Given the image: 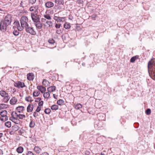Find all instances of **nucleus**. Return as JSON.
<instances>
[{"label":"nucleus","mask_w":155,"mask_h":155,"mask_svg":"<svg viewBox=\"0 0 155 155\" xmlns=\"http://www.w3.org/2000/svg\"><path fill=\"white\" fill-rule=\"evenodd\" d=\"M148 68L149 74L151 78L155 81V61L152 59L148 63Z\"/></svg>","instance_id":"nucleus-1"},{"label":"nucleus","mask_w":155,"mask_h":155,"mask_svg":"<svg viewBox=\"0 0 155 155\" xmlns=\"http://www.w3.org/2000/svg\"><path fill=\"white\" fill-rule=\"evenodd\" d=\"M21 24V27H19V30H23L24 28L27 26L28 24V18L26 16H22L20 20Z\"/></svg>","instance_id":"nucleus-2"},{"label":"nucleus","mask_w":155,"mask_h":155,"mask_svg":"<svg viewBox=\"0 0 155 155\" xmlns=\"http://www.w3.org/2000/svg\"><path fill=\"white\" fill-rule=\"evenodd\" d=\"M7 112L6 110H2L0 112V115L1 116L0 119L1 121H5L8 120V117L7 116Z\"/></svg>","instance_id":"nucleus-3"},{"label":"nucleus","mask_w":155,"mask_h":155,"mask_svg":"<svg viewBox=\"0 0 155 155\" xmlns=\"http://www.w3.org/2000/svg\"><path fill=\"white\" fill-rule=\"evenodd\" d=\"M12 17L10 15L8 14L5 17L3 22L5 25L8 26L11 24L12 22Z\"/></svg>","instance_id":"nucleus-4"},{"label":"nucleus","mask_w":155,"mask_h":155,"mask_svg":"<svg viewBox=\"0 0 155 155\" xmlns=\"http://www.w3.org/2000/svg\"><path fill=\"white\" fill-rule=\"evenodd\" d=\"M25 31L27 33L30 34L32 35H36V31L34 30L33 28L29 27V25L25 27Z\"/></svg>","instance_id":"nucleus-5"},{"label":"nucleus","mask_w":155,"mask_h":155,"mask_svg":"<svg viewBox=\"0 0 155 155\" xmlns=\"http://www.w3.org/2000/svg\"><path fill=\"white\" fill-rule=\"evenodd\" d=\"M14 85L15 87L18 88H23V87L25 86L24 83L20 81H17L16 82H15Z\"/></svg>","instance_id":"nucleus-6"},{"label":"nucleus","mask_w":155,"mask_h":155,"mask_svg":"<svg viewBox=\"0 0 155 155\" xmlns=\"http://www.w3.org/2000/svg\"><path fill=\"white\" fill-rule=\"evenodd\" d=\"M8 25H5L3 21H2L0 22V30L3 32H5L6 30Z\"/></svg>","instance_id":"nucleus-7"},{"label":"nucleus","mask_w":155,"mask_h":155,"mask_svg":"<svg viewBox=\"0 0 155 155\" xmlns=\"http://www.w3.org/2000/svg\"><path fill=\"white\" fill-rule=\"evenodd\" d=\"M31 16L33 21L35 23L38 22H40V18L41 17L40 15H31Z\"/></svg>","instance_id":"nucleus-8"},{"label":"nucleus","mask_w":155,"mask_h":155,"mask_svg":"<svg viewBox=\"0 0 155 155\" xmlns=\"http://www.w3.org/2000/svg\"><path fill=\"white\" fill-rule=\"evenodd\" d=\"M53 19L57 21V22H63L65 21L64 18V17H61L55 16L54 17Z\"/></svg>","instance_id":"nucleus-9"},{"label":"nucleus","mask_w":155,"mask_h":155,"mask_svg":"<svg viewBox=\"0 0 155 155\" xmlns=\"http://www.w3.org/2000/svg\"><path fill=\"white\" fill-rule=\"evenodd\" d=\"M14 112H12L11 114V115L12 116V117H11L10 118V119L14 123L18 124V122L19 121L18 119L16 118L13 117V114L14 113Z\"/></svg>","instance_id":"nucleus-10"},{"label":"nucleus","mask_w":155,"mask_h":155,"mask_svg":"<svg viewBox=\"0 0 155 155\" xmlns=\"http://www.w3.org/2000/svg\"><path fill=\"white\" fill-rule=\"evenodd\" d=\"M37 88L42 93H45L46 90V88L41 85L38 86Z\"/></svg>","instance_id":"nucleus-11"},{"label":"nucleus","mask_w":155,"mask_h":155,"mask_svg":"<svg viewBox=\"0 0 155 155\" xmlns=\"http://www.w3.org/2000/svg\"><path fill=\"white\" fill-rule=\"evenodd\" d=\"M54 6V4L52 2L50 1L46 2L45 4V6L46 8H51Z\"/></svg>","instance_id":"nucleus-12"},{"label":"nucleus","mask_w":155,"mask_h":155,"mask_svg":"<svg viewBox=\"0 0 155 155\" xmlns=\"http://www.w3.org/2000/svg\"><path fill=\"white\" fill-rule=\"evenodd\" d=\"M28 79L29 81H32L34 78V76L32 73H29L27 74Z\"/></svg>","instance_id":"nucleus-13"},{"label":"nucleus","mask_w":155,"mask_h":155,"mask_svg":"<svg viewBox=\"0 0 155 155\" xmlns=\"http://www.w3.org/2000/svg\"><path fill=\"white\" fill-rule=\"evenodd\" d=\"M33 108V105L29 104L27 107V111L28 112H31Z\"/></svg>","instance_id":"nucleus-14"},{"label":"nucleus","mask_w":155,"mask_h":155,"mask_svg":"<svg viewBox=\"0 0 155 155\" xmlns=\"http://www.w3.org/2000/svg\"><path fill=\"white\" fill-rule=\"evenodd\" d=\"M56 87L55 86H51L47 88V91L50 92H51L55 90Z\"/></svg>","instance_id":"nucleus-15"},{"label":"nucleus","mask_w":155,"mask_h":155,"mask_svg":"<svg viewBox=\"0 0 155 155\" xmlns=\"http://www.w3.org/2000/svg\"><path fill=\"white\" fill-rule=\"evenodd\" d=\"M17 102V99L15 97H13L10 100V104L12 105L15 104Z\"/></svg>","instance_id":"nucleus-16"},{"label":"nucleus","mask_w":155,"mask_h":155,"mask_svg":"<svg viewBox=\"0 0 155 155\" xmlns=\"http://www.w3.org/2000/svg\"><path fill=\"white\" fill-rule=\"evenodd\" d=\"M34 150L38 154L41 152V150L39 147L35 146L34 148Z\"/></svg>","instance_id":"nucleus-17"},{"label":"nucleus","mask_w":155,"mask_h":155,"mask_svg":"<svg viewBox=\"0 0 155 155\" xmlns=\"http://www.w3.org/2000/svg\"><path fill=\"white\" fill-rule=\"evenodd\" d=\"M24 107L22 106H18L16 107V109L19 113H20L24 110Z\"/></svg>","instance_id":"nucleus-18"},{"label":"nucleus","mask_w":155,"mask_h":155,"mask_svg":"<svg viewBox=\"0 0 155 155\" xmlns=\"http://www.w3.org/2000/svg\"><path fill=\"white\" fill-rule=\"evenodd\" d=\"M35 25L37 28L39 29H41L42 28V24L41 23L40 21V22H38L37 23H36Z\"/></svg>","instance_id":"nucleus-19"},{"label":"nucleus","mask_w":155,"mask_h":155,"mask_svg":"<svg viewBox=\"0 0 155 155\" xmlns=\"http://www.w3.org/2000/svg\"><path fill=\"white\" fill-rule=\"evenodd\" d=\"M14 23L15 25H16L17 26V29L19 31H21L22 30H19V29H20L19 27H21V26H20L19 22L17 20V21H15L14 22Z\"/></svg>","instance_id":"nucleus-20"},{"label":"nucleus","mask_w":155,"mask_h":155,"mask_svg":"<svg viewBox=\"0 0 155 155\" xmlns=\"http://www.w3.org/2000/svg\"><path fill=\"white\" fill-rule=\"evenodd\" d=\"M42 84L45 87L49 86V81L46 79H44L42 82Z\"/></svg>","instance_id":"nucleus-21"},{"label":"nucleus","mask_w":155,"mask_h":155,"mask_svg":"<svg viewBox=\"0 0 155 155\" xmlns=\"http://www.w3.org/2000/svg\"><path fill=\"white\" fill-rule=\"evenodd\" d=\"M0 95L2 97H6L8 95V94L4 91H2L0 92Z\"/></svg>","instance_id":"nucleus-22"},{"label":"nucleus","mask_w":155,"mask_h":155,"mask_svg":"<svg viewBox=\"0 0 155 155\" xmlns=\"http://www.w3.org/2000/svg\"><path fill=\"white\" fill-rule=\"evenodd\" d=\"M57 104L59 105H62L64 104V101L62 99H59L57 102Z\"/></svg>","instance_id":"nucleus-23"},{"label":"nucleus","mask_w":155,"mask_h":155,"mask_svg":"<svg viewBox=\"0 0 155 155\" xmlns=\"http://www.w3.org/2000/svg\"><path fill=\"white\" fill-rule=\"evenodd\" d=\"M138 58V55H136L132 57L130 59V62L131 63H134L137 59Z\"/></svg>","instance_id":"nucleus-24"},{"label":"nucleus","mask_w":155,"mask_h":155,"mask_svg":"<svg viewBox=\"0 0 155 155\" xmlns=\"http://www.w3.org/2000/svg\"><path fill=\"white\" fill-rule=\"evenodd\" d=\"M54 1L58 4L63 5L64 4V0H54Z\"/></svg>","instance_id":"nucleus-25"},{"label":"nucleus","mask_w":155,"mask_h":155,"mask_svg":"<svg viewBox=\"0 0 155 155\" xmlns=\"http://www.w3.org/2000/svg\"><path fill=\"white\" fill-rule=\"evenodd\" d=\"M19 129V127L17 125H15L14 126H13L12 127V130L14 131H16L18 130Z\"/></svg>","instance_id":"nucleus-26"},{"label":"nucleus","mask_w":155,"mask_h":155,"mask_svg":"<svg viewBox=\"0 0 155 155\" xmlns=\"http://www.w3.org/2000/svg\"><path fill=\"white\" fill-rule=\"evenodd\" d=\"M17 152L19 153H22L23 151V148L21 147H19L16 149Z\"/></svg>","instance_id":"nucleus-27"},{"label":"nucleus","mask_w":155,"mask_h":155,"mask_svg":"<svg viewBox=\"0 0 155 155\" xmlns=\"http://www.w3.org/2000/svg\"><path fill=\"white\" fill-rule=\"evenodd\" d=\"M49 92L48 91L44 93L43 96L45 99H48L49 98L50 96Z\"/></svg>","instance_id":"nucleus-28"},{"label":"nucleus","mask_w":155,"mask_h":155,"mask_svg":"<svg viewBox=\"0 0 155 155\" xmlns=\"http://www.w3.org/2000/svg\"><path fill=\"white\" fill-rule=\"evenodd\" d=\"M58 108V105L54 104L51 107V109L52 110H56Z\"/></svg>","instance_id":"nucleus-29"},{"label":"nucleus","mask_w":155,"mask_h":155,"mask_svg":"<svg viewBox=\"0 0 155 155\" xmlns=\"http://www.w3.org/2000/svg\"><path fill=\"white\" fill-rule=\"evenodd\" d=\"M38 8L37 6H32L29 8L30 11L31 12L35 11V10H38Z\"/></svg>","instance_id":"nucleus-30"},{"label":"nucleus","mask_w":155,"mask_h":155,"mask_svg":"<svg viewBox=\"0 0 155 155\" xmlns=\"http://www.w3.org/2000/svg\"><path fill=\"white\" fill-rule=\"evenodd\" d=\"M40 94L39 91H34L33 94V96L34 97H37Z\"/></svg>","instance_id":"nucleus-31"},{"label":"nucleus","mask_w":155,"mask_h":155,"mask_svg":"<svg viewBox=\"0 0 155 155\" xmlns=\"http://www.w3.org/2000/svg\"><path fill=\"white\" fill-rule=\"evenodd\" d=\"M64 27L65 29H68L70 28L71 26L69 24L66 23L64 24Z\"/></svg>","instance_id":"nucleus-32"},{"label":"nucleus","mask_w":155,"mask_h":155,"mask_svg":"<svg viewBox=\"0 0 155 155\" xmlns=\"http://www.w3.org/2000/svg\"><path fill=\"white\" fill-rule=\"evenodd\" d=\"M74 107L77 110L79 109L80 108H82V105L80 104H78L76 105H75Z\"/></svg>","instance_id":"nucleus-33"},{"label":"nucleus","mask_w":155,"mask_h":155,"mask_svg":"<svg viewBox=\"0 0 155 155\" xmlns=\"http://www.w3.org/2000/svg\"><path fill=\"white\" fill-rule=\"evenodd\" d=\"M4 97V98L3 99V101L7 103L10 99V97H9L8 95V96Z\"/></svg>","instance_id":"nucleus-34"},{"label":"nucleus","mask_w":155,"mask_h":155,"mask_svg":"<svg viewBox=\"0 0 155 155\" xmlns=\"http://www.w3.org/2000/svg\"><path fill=\"white\" fill-rule=\"evenodd\" d=\"M48 41L49 43L54 45L55 43V41L54 39L52 38H50L48 40Z\"/></svg>","instance_id":"nucleus-35"},{"label":"nucleus","mask_w":155,"mask_h":155,"mask_svg":"<svg viewBox=\"0 0 155 155\" xmlns=\"http://www.w3.org/2000/svg\"><path fill=\"white\" fill-rule=\"evenodd\" d=\"M5 126L8 127L10 128L11 126V123L10 121H7L5 123Z\"/></svg>","instance_id":"nucleus-36"},{"label":"nucleus","mask_w":155,"mask_h":155,"mask_svg":"<svg viewBox=\"0 0 155 155\" xmlns=\"http://www.w3.org/2000/svg\"><path fill=\"white\" fill-rule=\"evenodd\" d=\"M17 117H19V118L20 119H23V118H25V115L24 114H17Z\"/></svg>","instance_id":"nucleus-37"},{"label":"nucleus","mask_w":155,"mask_h":155,"mask_svg":"<svg viewBox=\"0 0 155 155\" xmlns=\"http://www.w3.org/2000/svg\"><path fill=\"white\" fill-rule=\"evenodd\" d=\"M31 97L30 96L27 97H25V100L28 102H31L33 101V100H29V98H31Z\"/></svg>","instance_id":"nucleus-38"},{"label":"nucleus","mask_w":155,"mask_h":155,"mask_svg":"<svg viewBox=\"0 0 155 155\" xmlns=\"http://www.w3.org/2000/svg\"><path fill=\"white\" fill-rule=\"evenodd\" d=\"M35 125V123L32 120H31L29 126L31 127H33Z\"/></svg>","instance_id":"nucleus-39"},{"label":"nucleus","mask_w":155,"mask_h":155,"mask_svg":"<svg viewBox=\"0 0 155 155\" xmlns=\"http://www.w3.org/2000/svg\"><path fill=\"white\" fill-rule=\"evenodd\" d=\"M36 2V0H29L28 2L29 5H31L34 4Z\"/></svg>","instance_id":"nucleus-40"},{"label":"nucleus","mask_w":155,"mask_h":155,"mask_svg":"<svg viewBox=\"0 0 155 155\" xmlns=\"http://www.w3.org/2000/svg\"><path fill=\"white\" fill-rule=\"evenodd\" d=\"M46 23L48 25V26L49 27H51L52 25V22L51 21H46Z\"/></svg>","instance_id":"nucleus-41"},{"label":"nucleus","mask_w":155,"mask_h":155,"mask_svg":"<svg viewBox=\"0 0 155 155\" xmlns=\"http://www.w3.org/2000/svg\"><path fill=\"white\" fill-rule=\"evenodd\" d=\"M19 33V32L17 30H15L13 32V34L15 36L18 35Z\"/></svg>","instance_id":"nucleus-42"},{"label":"nucleus","mask_w":155,"mask_h":155,"mask_svg":"<svg viewBox=\"0 0 155 155\" xmlns=\"http://www.w3.org/2000/svg\"><path fill=\"white\" fill-rule=\"evenodd\" d=\"M51 111V110L49 108H47L45 110V112L47 114H49Z\"/></svg>","instance_id":"nucleus-43"},{"label":"nucleus","mask_w":155,"mask_h":155,"mask_svg":"<svg viewBox=\"0 0 155 155\" xmlns=\"http://www.w3.org/2000/svg\"><path fill=\"white\" fill-rule=\"evenodd\" d=\"M151 113V110L150 109L148 108L147 109L146 111V113L147 115H150Z\"/></svg>","instance_id":"nucleus-44"},{"label":"nucleus","mask_w":155,"mask_h":155,"mask_svg":"<svg viewBox=\"0 0 155 155\" xmlns=\"http://www.w3.org/2000/svg\"><path fill=\"white\" fill-rule=\"evenodd\" d=\"M44 17L45 19H47L48 20H50L51 19L50 16L48 15H44Z\"/></svg>","instance_id":"nucleus-45"},{"label":"nucleus","mask_w":155,"mask_h":155,"mask_svg":"<svg viewBox=\"0 0 155 155\" xmlns=\"http://www.w3.org/2000/svg\"><path fill=\"white\" fill-rule=\"evenodd\" d=\"M97 117L99 120H104V118L102 119L101 118V117H103V115L101 114H99L98 115Z\"/></svg>","instance_id":"nucleus-46"},{"label":"nucleus","mask_w":155,"mask_h":155,"mask_svg":"<svg viewBox=\"0 0 155 155\" xmlns=\"http://www.w3.org/2000/svg\"><path fill=\"white\" fill-rule=\"evenodd\" d=\"M3 106H2V109H6L8 107V105L5 104H3Z\"/></svg>","instance_id":"nucleus-47"},{"label":"nucleus","mask_w":155,"mask_h":155,"mask_svg":"<svg viewBox=\"0 0 155 155\" xmlns=\"http://www.w3.org/2000/svg\"><path fill=\"white\" fill-rule=\"evenodd\" d=\"M26 155H36L31 151H28L26 153Z\"/></svg>","instance_id":"nucleus-48"},{"label":"nucleus","mask_w":155,"mask_h":155,"mask_svg":"<svg viewBox=\"0 0 155 155\" xmlns=\"http://www.w3.org/2000/svg\"><path fill=\"white\" fill-rule=\"evenodd\" d=\"M38 10H35L34 12H33L31 13V15H38L37 14L38 13V11H37Z\"/></svg>","instance_id":"nucleus-49"},{"label":"nucleus","mask_w":155,"mask_h":155,"mask_svg":"<svg viewBox=\"0 0 155 155\" xmlns=\"http://www.w3.org/2000/svg\"><path fill=\"white\" fill-rule=\"evenodd\" d=\"M84 154L85 155H90V150H86L85 151Z\"/></svg>","instance_id":"nucleus-50"},{"label":"nucleus","mask_w":155,"mask_h":155,"mask_svg":"<svg viewBox=\"0 0 155 155\" xmlns=\"http://www.w3.org/2000/svg\"><path fill=\"white\" fill-rule=\"evenodd\" d=\"M56 32L58 34H61L62 33V31L60 29H58L56 30Z\"/></svg>","instance_id":"nucleus-51"},{"label":"nucleus","mask_w":155,"mask_h":155,"mask_svg":"<svg viewBox=\"0 0 155 155\" xmlns=\"http://www.w3.org/2000/svg\"><path fill=\"white\" fill-rule=\"evenodd\" d=\"M61 24H56L55 27L57 28H59L60 27Z\"/></svg>","instance_id":"nucleus-52"},{"label":"nucleus","mask_w":155,"mask_h":155,"mask_svg":"<svg viewBox=\"0 0 155 155\" xmlns=\"http://www.w3.org/2000/svg\"><path fill=\"white\" fill-rule=\"evenodd\" d=\"M43 104V101H40L38 103V106L39 107H40L41 106H42Z\"/></svg>","instance_id":"nucleus-53"},{"label":"nucleus","mask_w":155,"mask_h":155,"mask_svg":"<svg viewBox=\"0 0 155 155\" xmlns=\"http://www.w3.org/2000/svg\"><path fill=\"white\" fill-rule=\"evenodd\" d=\"M41 98L40 97L38 98H37L36 100L35 101V102H40L41 101Z\"/></svg>","instance_id":"nucleus-54"},{"label":"nucleus","mask_w":155,"mask_h":155,"mask_svg":"<svg viewBox=\"0 0 155 155\" xmlns=\"http://www.w3.org/2000/svg\"><path fill=\"white\" fill-rule=\"evenodd\" d=\"M18 133H19V135H21V134L24 133V130H23L21 129L18 131Z\"/></svg>","instance_id":"nucleus-55"},{"label":"nucleus","mask_w":155,"mask_h":155,"mask_svg":"<svg viewBox=\"0 0 155 155\" xmlns=\"http://www.w3.org/2000/svg\"><path fill=\"white\" fill-rule=\"evenodd\" d=\"M68 18L70 20H72L73 19V17L71 15H69Z\"/></svg>","instance_id":"nucleus-56"},{"label":"nucleus","mask_w":155,"mask_h":155,"mask_svg":"<svg viewBox=\"0 0 155 155\" xmlns=\"http://www.w3.org/2000/svg\"><path fill=\"white\" fill-rule=\"evenodd\" d=\"M47 21L46 20V19L45 18H42L41 19V21L42 22H46V21Z\"/></svg>","instance_id":"nucleus-57"},{"label":"nucleus","mask_w":155,"mask_h":155,"mask_svg":"<svg viewBox=\"0 0 155 155\" xmlns=\"http://www.w3.org/2000/svg\"><path fill=\"white\" fill-rule=\"evenodd\" d=\"M40 110L41 108L40 107L38 106L36 110V111L37 112H38Z\"/></svg>","instance_id":"nucleus-58"},{"label":"nucleus","mask_w":155,"mask_h":155,"mask_svg":"<svg viewBox=\"0 0 155 155\" xmlns=\"http://www.w3.org/2000/svg\"><path fill=\"white\" fill-rule=\"evenodd\" d=\"M38 115V113H36L35 112L33 113V116L34 117H36V116H37Z\"/></svg>","instance_id":"nucleus-59"},{"label":"nucleus","mask_w":155,"mask_h":155,"mask_svg":"<svg viewBox=\"0 0 155 155\" xmlns=\"http://www.w3.org/2000/svg\"><path fill=\"white\" fill-rule=\"evenodd\" d=\"M96 15L95 14H94L91 15V17L93 18H94L96 17Z\"/></svg>","instance_id":"nucleus-60"},{"label":"nucleus","mask_w":155,"mask_h":155,"mask_svg":"<svg viewBox=\"0 0 155 155\" xmlns=\"http://www.w3.org/2000/svg\"><path fill=\"white\" fill-rule=\"evenodd\" d=\"M9 134L10 135H13L14 134V131H13V130L12 131H11L9 132Z\"/></svg>","instance_id":"nucleus-61"},{"label":"nucleus","mask_w":155,"mask_h":155,"mask_svg":"<svg viewBox=\"0 0 155 155\" xmlns=\"http://www.w3.org/2000/svg\"><path fill=\"white\" fill-rule=\"evenodd\" d=\"M40 155H48V154L47 153H42Z\"/></svg>","instance_id":"nucleus-62"},{"label":"nucleus","mask_w":155,"mask_h":155,"mask_svg":"<svg viewBox=\"0 0 155 155\" xmlns=\"http://www.w3.org/2000/svg\"><path fill=\"white\" fill-rule=\"evenodd\" d=\"M22 2H23L22 1H21V2L20 4V7H24V6L22 5Z\"/></svg>","instance_id":"nucleus-63"},{"label":"nucleus","mask_w":155,"mask_h":155,"mask_svg":"<svg viewBox=\"0 0 155 155\" xmlns=\"http://www.w3.org/2000/svg\"><path fill=\"white\" fill-rule=\"evenodd\" d=\"M3 104H0V110L2 109V106H3Z\"/></svg>","instance_id":"nucleus-64"}]
</instances>
